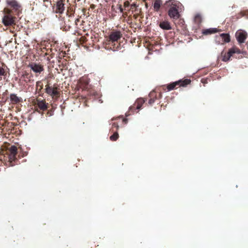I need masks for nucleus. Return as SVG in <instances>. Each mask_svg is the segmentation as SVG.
Instances as JSON below:
<instances>
[{"label":"nucleus","instance_id":"nucleus-13","mask_svg":"<svg viewBox=\"0 0 248 248\" xmlns=\"http://www.w3.org/2000/svg\"><path fill=\"white\" fill-rule=\"evenodd\" d=\"M224 42L229 43L230 41V37L228 34L222 33L220 35Z\"/></svg>","mask_w":248,"mask_h":248},{"label":"nucleus","instance_id":"nucleus-23","mask_svg":"<svg viewBox=\"0 0 248 248\" xmlns=\"http://www.w3.org/2000/svg\"><path fill=\"white\" fill-rule=\"evenodd\" d=\"M130 3L128 1H126L124 2V6L126 7H128L129 6Z\"/></svg>","mask_w":248,"mask_h":248},{"label":"nucleus","instance_id":"nucleus-12","mask_svg":"<svg viewBox=\"0 0 248 248\" xmlns=\"http://www.w3.org/2000/svg\"><path fill=\"white\" fill-rule=\"evenodd\" d=\"M219 31L217 30L216 28H210L209 29L205 30L203 31L202 33L204 34H212L214 33L217 32Z\"/></svg>","mask_w":248,"mask_h":248},{"label":"nucleus","instance_id":"nucleus-20","mask_svg":"<svg viewBox=\"0 0 248 248\" xmlns=\"http://www.w3.org/2000/svg\"><path fill=\"white\" fill-rule=\"evenodd\" d=\"M231 57L228 56V54L226 56H224L223 57L222 61L224 62H227L229 60Z\"/></svg>","mask_w":248,"mask_h":248},{"label":"nucleus","instance_id":"nucleus-4","mask_svg":"<svg viewBox=\"0 0 248 248\" xmlns=\"http://www.w3.org/2000/svg\"><path fill=\"white\" fill-rule=\"evenodd\" d=\"M6 3L15 10L19 9L21 6L16 0H6Z\"/></svg>","mask_w":248,"mask_h":248},{"label":"nucleus","instance_id":"nucleus-21","mask_svg":"<svg viewBox=\"0 0 248 248\" xmlns=\"http://www.w3.org/2000/svg\"><path fill=\"white\" fill-rule=\"evenodd\" d=\"M5 73V70L4 69L2 68L1 67H0V76L4 75Z\"/></svg>","mask_w":248,"mask_h":248},{"label":"nucleus","instance_id":"nucleus-25","mask_svg":"<svg viewBox=\"0 0 248 248\" xmlns=\"http://www.w3.org/2000/svg\"><path fill=\"white\" fill-rule=\"evenodd\" d=\"M135 6H136V4H132L131 5V8H133L135 7Z\"/></svg>","mask_w":248,"mask_h":248},{"label":"nucleus","instance_id":"nucleus-9","mask_svg":"<svg viewBox=\"0 0 248 248\" xmlns=\"http://www.w3.org/2000/svg\"><path fill=\"white\" fill-rule=\"evenodd\" d=\"M234 53L240 54L241 53V51L237 47H233L229 50L228 52V56L231 57Z\"/></svg>","mask_w":248,"mask_h":248},{"label":"nucleus","instance_id":"nucleus-18","mask_svg":"<svg viewBox=\"0 0 248 248\" xmlns=\"http://www.w3.org/2000/svg\"><path fill=\"white\" fill-rule=\"evenodd\" d=\"M118 137H119V135H118V133L115 132L113 134V135H112V136H111L110 137V140H111L112 141H115L118 139Z\"/></svg>","mask_w":248,"mask_h":248},{"label":"nucleus","instance_id":"nucleus-17","mask_svg":"<svg viewBox=\"0 0 248 248\" xmlns=\"http://www.w3.org/2000/svg\"><path fill=\"white\" fill-rule=\"evenodd\" d=\"M38 105L39 107L43 110H45L46 108V104L45 103V102L43 101L39 102L38 103Z\"/></svg>","mask_w":248,"mask_h":248},{"label":"nucleus","instance_id":"nucleus-26","mask_svg":"<svg viewBox=\"0 0 248 248\" xmlns=\"http://www.w3.org/2000/svg\"><path fill=\"white\" fill-rule=\"evenodd\" d=\"M141 107V106L140 105H138L137 107V109H140Z\"/></svg>","mask_w":248,"mask_h":248},{"label":"nucleus","instance_id":"nucleus-24","mask_svg":"<svg viewBox=\"0 0 248 248\" xmlns=\"http://www.w3.org/2000/svg\"><path fill=\"white\" fill-rule=\"evenodd\" d=\"M144 102V101L142 99H139L138 102L141 103V104L143 103Z\"/></svg>","mask_w":248,"mask_h":248},{"label":"nucleus","instance_id":"nucleus-10","mask_svg":"<svg viewBox=\"0 0 248 248\" xmlns=\"http://www.w3.org/2000/svg\"><path fill=\"white\" fill-rule=\"evenodd\" d=\"M57 9L58 10V12L60 13H62L64 10V4L62 1H58L57 3Z\"/></svg>","mask_w":248,"mask_h":248},{"label":"nucleus","instance_id":"nucleus-3","mask_svg":"<svg viewBox=\"0 0 248 248\" xmlns=\"http://www.w3.org/2000/svg\"><path fill=\"white\" fill-rule=\"evenodd\" d=\"M235 36L237 41L239 43H243L247 38V33L244 31L239 30L236 32Z\"/></svg>","mask_w":248,"mask_h":248},{"label":"nucleus","instance_id":"nucleus-19","mask_svg":"<svg viewBox=\"0 0 248 248\" xmlns=\"http://www.w3.org/2000/svg\"><path fill=\"white\" fill-rule=\"evenodd\" d=\"M11 10L9 9H4L3 10L4 15L8 14L11 15Z\"/></svg>","mask_w":248,"mask_h":248},{"label":"nucleus","instance_id":"nucleus-7","mask_svg":"<svg viewBox=\"0 0 248 248\" xmlns=\"http://www.w3.org/2000/svg\"><path fill=\"white\" fill-rule=\"evenodd\" d=\"M121 37V34L119 31L113 32L109 35V39L113 42L117 41Z\"/></svg>","mask_w":248,"mask_h":248},{"label":"nucleus","instance_id":"nucleus-2","mask_svg":"<svg viewBox=\"0 0 248 248\" xmlns=\"http://www.w3.org/2000/svg\"><path fill=\"white\" fill-rule=\"evenodd\" d=\"M15 17L11 15H4L2 18V23L6 26H12L15 24Z\"/></svg>","mask_w":248,"mask_h":248},{"label":"nucleus","instance_id":"nucleus-11","mask_svg":"<svg viewBox=\"0 0 248 248\" xmlns=\"http://www.w3.org/2000/svg\"><path fill=\"white\" fill-rule=\"evenodd\" d=\"M160 27L164 30H170L171 26L168 21H164L160 23Z\"/></svg>","mask_w":248,"mask_h":248},{"label":"nucleus","instance_id":"nucleus-14","mask_svg":"<svg viewBox=\"0 0 248 248\" xmlns=\"http://www.w3.org/2000/svg\"><path fill=\"white\" fill-rule=\"evenodd\" d=\"M9 152L10 154L12 155H16L17 153V148L15 146H11L9 149Z\"/></svg>","mask_w":248,"mask_h":248},{"label":"nucleus","instance_id":"nucleus-16","mask_svg":"<svg viewBox=\"0 0 248 248\" xmlns=\"http://www.w3.org/2000/svg\"><path fill=\"white\" fill-rule=\"evenodd\" d=\"M10 99L12 101L16 103L19 101V98L15 94H12L10 95Z\"/></svg>","mask_w":248,"mask_h":248},{"label":"nucleus","instance_id":"nucleus-5","mask_svg":"<svg viewBox=\"0 0 248 248\" xmlns=\"http://www.w3.org/2000/svg\"><path fill=\"white\" fill-rule=\"evenodd\" d=\"M190 82V80L188 79H185V80H184L183 81H180L178 82H175V83H173L172 84H171L168 85V89L169 91L173 90L174 88V87H175V86L179 83H180L181 86H184L186 85L189 84Z\"/></svg>","mask_w":248,"mask_h":248},{"label":"nucleus","instance_id":"nucleus-1","mask_svg":"<svg viewBox=\"0 0 248 248\" xmlns=\"http://www.w3.org/2000/svg\"><path fill=\"white\" fill-rule=\"evenodd\" d=\"M166 4L170 7V9L168 12L169 16L171 18H178L179 17V14L177 8L179 7V2L174 1V0H170L166 2Z\"/></svg>","mask_w":248,"mask_h":248},{"label":"nucleus","instance_id":"nucleus-15","mask_svg":"<svg viewBox=\"0 0 248 248\" xmlns=\"http://www.w3.org/2000/svg\"><path fill=\"white\" fill-rule=\"evenodd\" d=\"M161 3V2L160 0H156L155 1L154 4V9L157 11L160 7Z\"/></svg>","mask_w":248,"mask_h":248},{"label":"nucleus","instance_id":"nucleus-22","mask_svg":"<svg viewBox=\"0 0 248 248\" xmlns=\"http://www.w3.org/2000/svg\"><path fill=\"white\" fill-rule=\"evenodd\" d=\"M16 155H12L11 154H9V160L11 162L14 161L15 160Z\"/></svg>","mask_w":248,"mask_h":248},{"label":"nucleus","instance_id":"nucleus-6","mask_svg":"<svg viewBox=\"0 0 248 248\" xmlns=\"http://www.w3.org/2000/svg\"><path fill=\"white\" fill-rule=\"evenodd\" d=\"M30 67L32 71L37 73H40L44 69L43 66L36 63L30 64Z\"/></svg>","mask_w":248,"mask_h":248},{"label":"nucleus","instance_id":"nucleus-8","mask_svg":"<svg viewBox=\"0 0 248 248\" xmlns=\"http://www.w3.org/2000/svg\"><path fill=\"white\" fill-rule=\"evenodd\" d=\"M46 92L51 96L56 95L58 93L56 89L50 87H48L46 88Z\"/></svg>","mask_w":248,"mask_h":248}]
</instances>
